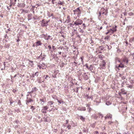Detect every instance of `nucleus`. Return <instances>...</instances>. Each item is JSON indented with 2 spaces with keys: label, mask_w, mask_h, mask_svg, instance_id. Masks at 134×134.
I'll return each instance as SVG.
<instances>
[{
  "label": "nucleus",
  "mask_w": 134,
  "mask_h": 134,
  "mask_svg": "<svg viewBox=\"0 0 134 134\" xmlns=\"http://www.w3.org/2000/svg\"><path fill=\"white\" fill-rule=\"evenodd\" d=\"M14 122L17 124L20 123L19 121L18 120H16L14 121Z\"/></svg>",
  "instance_id": "nucleus-30"
},
{
  "label": "nucleus",
  "mask_w": 134,
  "mask_h": 134,
  "mask_svg": "<svg viewBox=\"0 0 134 134\" xmlns=\"http://www.w3.org/2000/svg\"><path fill=\"white\" fill-rule=\"evenodd\" d=\"M80 32H81L83 33L84 32V31L82 30H81L80 31Z\"/></svg>",
  "instance_id": "nucleus-51"
},
{
  "label": "nucleus",
  "mask_w": 134,
  "mask_h": 134,
  "mask_svg": "<svg viewBox=\"0 0 134 134\" xmlns=\"http://www.w3.org/2000/svg\"><path fill=\"white\" fill-rule=\"evenodd\" d=\"M123 62H125L126 64H127L128 62V60L126 59H124L123 60Z\"/></svg>",
  "instance_id": "nucleus-18"
},
{
  "label": "nucleus",
  "mask_w": 134,
  "mask_h": 134,
  "mask_svg": "<svg viewBox=\"0 0 134 134\" xmlns=\"http://www.w3.org/2000/svg\"><path fill=\"white\" fill-rule=\"evenodd\" d=\"M117 27L116 26H115V27H114L112 29H110L109 30V32H111V33H113L114 32L116 31V28Z\"/></svg>",
  "instance_id": "nucleus-5"
},
{
  "label": "nucleus",
  "mask_w": 134,
  "mask_h": 134,
  "mask_svg": "<svg viewBox=\"0 0 134 134\" xmlns=\"http://www.w3.org/2000/svg\"><path fill=\"white\" fill-rule=\"evenodd\" d=\"M82 23V20H80L79 19H77L76 21L74 22V24H73V25H75L76 26L77 25H81Z\"/></svg>",
  "instance_id": "nucleus-1"
},
{
  "label": "nucleus",
  "mask_w": 134,
  "mask_h": 134,
  "mask_svg": "<svg viewBox=\"0 0 134 134\" xmlns=\"http://www.w3.org/2000/svg\"><path fill=\"white\" fill-rule=\"evenodd\" d=\"M58 53L59 54H61V52H58Z\"/></svg>",
  "instance_id": "nucleus-61"
},
{
  "label": "nucleus",
  "mask_w": 134,
  "mask_h": 134,
  "mask_svg": "<svg viewBox=\"0 0 134 134\" xmlns=\"http://www.w3.org/2000/svg\"><path fill=\"white\" fill-rule=\"evenodd\" d=\"M48 21H46L44 20H43L42 21V23L43 24V25L44 26H46L48 25Z\"/></svg>",
  "instance_id": "nucleus-6"
},
{
  "label": "nucleus",
  "mask_w": 134,
  "mask_h": 134,
  "mask_svg": "<svg viewBox=\"0 0 134 134\" xmlns=\"http://www.w3.org/2000/svg\"><path fill=\"white\" fill-rule=\"evenodd\" d=\"M13 102H13L12 101H10V103L11 105H12V104L13 103Z\"/></svg>",
  "instance_id": "nucleus-53"
},
{
  "label": "nucleus",
  "mask_w": 134,
  "mask_h": 134,
  "mask_svg": "<svg viewBox=\"0 0 134 134\" xmlns=\"http://www.w3.org/2000/svg\"><path fill=\"white\" fill-rule=\"evenodd\" d=\"M85 66L86 67V68H87V69H88V65L87 64H86L85 65Z\"/></svg>",
  "instance_id": "nucleus-42"
},
{
  "label": "nucleus",
  "mask_w": 134,
  "mask_h": 134,
  "mask_svg": "<svg viewBox=\"0 0 134 134\" xmlns=\"http://www.w3.org/2000/svg\"><path fill=\"white\" fill-rule=\"evenodd\" d=\"M52 49L53 50H55V47L54 46H52Z\"/></svg>",
  "instance_id": "nucleus-49"
},
{
  "label": "nucleus",
  "mask_w": 134,
  "mask_h": 134,
  "mask_svg": "<svg viewBox=\"0 0 134 134\" xmlns=\"http://www.w3.org/2000/svg\"><path fill=\"white\" fill-rule=\"evenodd\" d=\"M36 46H38L41 45L42 43L40 41H37L36 42Z\"/></svg>",
  "instance_id": "nucleus-13"
},
{
  "label": "nucleus",
  "mask_w": 134,
  "mask_h": 134,
  "mask_svg": "<svg viewBox=\"0 0 134 134\" xmlns=\"http://www.w3.org/2000/svg\"><path fill=\"white\" fill-rule=\"evenodd\" d=\"M22 5H23V6L24 7L25 6L24 4L23 3H22V4H19V3H18L17 6L19 7H22L21 6H22Z\"/></svg>",
  "instance_id": "nucleus-19"
},
{
  "label": "nucleus",
  "mask_w": 134,
  "mask_h": 134,
  "mask_svg": "<svg viewBox=\"0 0 134 134\" xmlns=\"http://www.w3.org/2000/svg\"><path fill=\"white\" fill-rule=\"evenodd\" d=\"M87 98L88 99H91L92 100L93 99V97L92 96H87Z\"/></svg>",
  "instance_id": "nucleus-28"
},
{
  "label": "nucleus",
  "mask_w": 134,
  "mask_h": 134,
  "mask_svg": "<svg viewBox=\"0 0 134 134\" xmlns=\"http://www.w3.org/2000/svg\"><path fill=\"white\" fill-rule=\"evenodd\" d=\"M0 16L2 18H3V14H1L0 15Z\"/></svg>",
  "instance_id": "nucleus-58"
},
{
  "label": "nucleus",
  "mask_w": 134,
  "mask_h": 134,
  "mask_svg": "<svg viewBox=\"0 0 134 134\" xmlns=\"http://www.w3.org/2000/svg\"><path fill=\"white\" fill-rule=\"evenodd\" d=\"M83 131L84 132H85V133H87V132H88V131L87 130H86L85 129H84L83 130Z\"/></svg>",
  "instance_id": "nucleus-37"
},
{
  "label": "nucleus",
  "mask_w": 134,
  "mask_h": 134,
  "mask_svg": "<svg viewBox=\"0 0 134 134\" xmlns=\"http://www.w3.org/2000/svg\"><path fill=\"white\" fill-rule=\"evenodd\" d=\"M36 87H34V92L35 91V90L36 91Z\"/></svg>",
  "instance_id": "nucleus-60"
},
{
  "label": "nucleus",
  "mask_w": 134,
  "mask_h": 134,
  "mask_svg": "<svg viewBox=\"0 0 134 134\" xmlns=\"http://www.w3.org/2000/svg\"><path fill=\"white\" fill-rule=\"evenodd\" d=\"M27 99L26 101V104H27L28 103H29V102H31V101H33V100L31 99L30 98H29L28 97H27Z\"/></svg>",
  "instance_id": "nucleus-8"
},
{
  "label": "nucleus",
  "mask_w": 134,
  "mask_h": 134,
  "mask_svg": "<svg viewBox=\"0 0 134 134\" xmlns=\"http://www.w3.org/2000/svg\"><path fill=\"white\" fill-rule=\"evenodd\" d=\"M71 127V126L70 125H69L67 127V128L68 129H70V127Z\"/></svg>",
  "instance_id": "nucleus-39"
},
{
  "label": "nucleus",
  "mask_w": 134,
  "mask_h": 134,
  "mask_svg": "<svg viewBox=\"0 0 134 134\" xmlns=\"http://www.w3.org/2000/svg\"><path fill=\"white\" fill-rule=\"evenodd\" d=\"M74 14H76L77 12H80V11L79 9V8H78L74 10Z\"/></svg>",
  "instance_id": "nucleus-7"
},
{
  "label": "nucleus",
  "mask_w": 134,
  "mask_h": 134,
  "mask_svg": "<svg viewBox=\"0 0 134 134\" xmlns=\"http://www.w3.org/2000/svg\"><path fill=\"white\" fill-rule=\"evenodd\" d=\"M130 40L132 41H133L134 40V37H133L132 38H131L130 39Z\"/></svg>",
  "instance_id": "nucleus-50"
},
{
  "label": "nucleus",
  "mask_w": 134,
  "mask_h": 134,
  "mask_svg": "<svg viewBox=\"0 0 134 134\" xmlns=\"http://www.w3.org/2000/svg\"><path fill=\"white\" fill-rule=\"evenodd\" d=\"M86 107H89L90 106V105L89 104H86Z\"/></svg>",
  "instance_id": "nucleus-52"
},
{
  "label": "nucleus",
  "mask_w": 134,
  "mask_h": 134,
  "mask_svg": "<svg viewBox=\"0 0 134 134\" xmlns=\"http://www.w3.org/2000/svg\"><path fill=\"white\" fill-rule=\"evenodd\" d=\"M57 100L58 102L60 104H61V103H64V101L62 100H58V99H57Z\"/></svg>",
  "instance_id": "nucleus-15"
},
{
  "label": "nucleus",
  "mask_w": 134,
  "mask_h": 134,
  "mask_svg": "<svg viewBox=\"0 0 134 134\" xmlns=\"http://www.w3.org/2000/svg\"><path fill=\"white\" fill-rule=\"evenodd\" d=\"M95 133L96 134H98V131H95Z\"/></svg>",
  "instance_id": "nucleus-55"
},
{
  "label": "nucleus",
  "mask_w": 134,
  "mask_h": 134,
  "mask_svg": "<svg viewBox=\"0 0 134 134\" xmlns=\"http://www.w3.org/2000/svg\"><path fill=\"white\" fill-rule=\"evenodd\" d=\"M80 58H81V61H82V62H83V58H82V57H81Z\"/></svg>",
  "instance_id": "nucleus-59"
},
{
  "label": "nucleus",
  "mask_w": 134,
  "mask_h": 134,
  "mask_svg": "<svg viewBox=\"0 0 134 134\" xmlns=\"http://www.w3.org/2000/svg\"><path fill=\"white\" fill-rule=\"evenodd\" d=\"M17 91L16 90H15V89H13V92L14 93H15V92H16Z\"/></svg>",
  "instance_id": "nucleus-45"
},
{
  "label": "nucleus",
  "mask_w": 134,
  "mask_h": 134,
  "mask_svg": "<svg viewBox=\"0 0 134 134\" xmlns=\"http://www.w3.org/2000/svg\"><path fill=\"white\" fill-rule=\"evenodd\" d=\"M9 100L10 101H12L13 100L12 99V98H11L10 99H9Z\"/></svg>",
  "instance_id": "nucleus-57"
},
{
  "label": "nucleus",
  "mask_w": 134,
  "mask_h": 134,
  "mask_svg": "<svg viewBox=\"0 0 134 134\" xmlns=\"http://www.w3.org/2000/svg\"><path fill=\"white\" fill-rule=\"evenodd\" d=\"M80 119L82 121H84V120L85 118H83L82 116H80Z\"/></svg>",
  "instance_id": "nucleus-26"
},
{
  "label": "nucleus",
  "mask_w": 134,
  "mask_h": 134,
  "mask_svg": "<svg viewBox=\"0 0 134 134\" xmlns=\"http://www.w3.org/2000/svg\"><path fill=\"white\" fill-rule=\"evenodd\" d=\"M116 61H118L119 63L120 62V59L118 58H116Z\"/></svg>",
  "instance_id": "nucleus-33"
},
{
  "label": "nucleus",
  "mask_w": 134,
  "mask_h": 134,
  "mask_svg": "<svg viewBox=\"0 0 134 134\" xmlns=\"http://www.w3.org/2000/svg\"><path fill=\"white\" fill-rule=\"evenodd\" d=\"M99 58L100 59L102 60L103 59V57L101 55H100L99 56Z\"/></svg>",
  "instance_id": "nucleus-35"
},
{
  "label": "nucleus",
  "mask_w": 134,
  "mask_h": 134,
  "mask_svg": "<svg viewBox=\"0 0 134 134\" xmlns=\"http://www.w3.org/2000/svg\"><path fill=\"white\" fill-rule=\"evenodd\" d=\"M10 46V44H5V47L6 48H9Z\"/></svg>",
  "instance_id": "nucleus-20"
},
{
  "label": "nucleus",
  "mask_w": 134,
  "mask_h": 134,
  "mask_svg": "<svg viewBox=\"0 0 134 134\" xmlns=\"http://www.w3.org/2000/svg\"><path fill=\"white\" fill-rule=\"evenodd\" d=\"M43 110H42V113H46V110H45V111H44V110L43 111H42Z\"/></svg>",
  "instance_id": "nucleus-48"
},
{
  "label": "nucleus",
  "mask_w": 134,
  "mask_h": 134,
  "mask_svg": "<svg viewBox=\"0 0 134 134\" xmlns=\"http://www.w3.org/2000/svg\"><path fill=\"white\" fill-rule=\"evenodd\" d=\"M122 80H124L125 79V77L123 76L122 77Z\"/></svg>",
  "instance_id": "nucleus-56"
},
{
  "label": "nucleus",
  "mask_w": 134,
  "mask_h": 134,
  "mask_svg": "<svg viewBox=\"0 0 134 134\" xmlns=\"http://www.w3.org/2000/svg\"><path fill=\"white\" fill-rule=\"evenodd\" d=\"M113 123V122L111 121H109L108 122V123L110 125H111Z\"/></svg>",
  "instance_id": "nucleus-43"
},
{
  "label": "nucleus",
  "mask_w": 134,
  "mask_h": 134,
  "mask_svg": "<svg viewBox=\"0 0 134 134\" xmlns=\"http://www.w3.org/2000/svg\"><path fill=\"white\" fill-rule=\"evenodd\" d=\"M19 36H17V37L18 38V39L17 40V42H19V41H20V39H19Z\"/></svg>",
  "instance_id": "nucleus-36"
},
{
  "label": "nucleus",
  "mask_w": 134,
  "mask_h": 134,
  "mask_svg": "<svg viewBox=\"0 0 134 134\" xmlns=\"http://www.w3.org/2000/svg\"><path fill=\"white\" fill-rule=\"evenodd\" d=\"M29 61L30 63H32L33 62V61H32L29 60Z\"/></svg>",
  "instance_id": "nucleus-54"
},
{
  "label": "nucleus",
  "mask_w": 134,
  "mask_h": 134,
  "mask_svg": "<svg viewBox=\"0 0 134 134\" xmlns=\"http://www.w3.org/2000/svg\"><path fill=\"white\" fill-rule=\"evenodd\" d=\"M16 1V0H10V5L9 6L11 7L12 5L15 6Z\"/></svg>",
  "instance_id": "nucleus-3"
},
{
  "label": "nucleus",
  "mask_w": 134,
  "mask_h": 134,
  "mask_svg": "<svg viewBox=\"0 0 134 134\" xmlns=\"http://www.w3.org/2000/svg\"><path fill=\"white\" fill-rule=\"evenodd\" d=\"M4 37H5V38H8V36H7V34H5V35Z\"/></svg>",
  "instance_id": "nucleus-44"
},
{
  "label": "nucleus",
  "mask_w": 134,
  "mask_h": 134,
  "mask_svg": "<svg viewBox=\"0 0 134 134\" xmlns=\"http://www.w3.org/2000/svg\"><path fill=\"white\" fill-rule=\"evenodd\" d=\"M82 27H83V28L85 29L86 26L85 24H83L82 25Z\"/></svg>",
  "instance_id": "nucleus-27"
},
{
  "label": "nucleus",
  "mask_w": 134,
  "mask_h": 134,
  "mask_svg": "<svg viewBox=\"0 0 134 134\" xmlns=\"http://www.w3.org/2000/svg\"><path fill=\"white\" fill-rule=\"evenodd\" d=\"M32 16H33V15L32 14H29L28 15V20H29L31 19H32Z\"/></svg>",
  "instance_id": "nucleus-10"
},
{
  "label": "nucleus",
  "mask_w": 134,
  "mask_h": 134,
  "mask_svg": "<svg viewBox=\"0 0 134 134\" xmlns=\"http://www.w3.org/2000/svg\"><path fill=\"white\" fill-rule=\"evenodd\" d=\"M112 117V115L109 114H108L105 117V119H107V118H111Z\"/></svg>",
  "instance_id": "nucleus-11"
},
{
  "label": "nucleus",
  "mask_w": 134,
  "mask_h": 134,
  "mask_svg": "<svg viewBox=\"0 0 134 134\" xmlns=\"http://www.w3.org/2000/svg\"><path fill=\"white\" fill-rule=\"evenodd\" d=\"M86 110V108L85 107H83L81 109H80V110L82 111H85Z\"/></svg>",
  "instance_id": "nucleus-29"
},
{
  "label": "nucleus",
  "mask_w": 134,
  "mask_h": 134,
  "mask_svg": "<svg viewBox=\"0 0 134 134\" xmlns=\"http://www.w3.org/2000/svg\"><path fill=\"white\" fill-rule=\"evenodd\" d=\"M124 67V66L122 64V62H120V64H119L118 66L116 65V68L118 69L119 68H123Z\"/></svg>",
  "instance_id": "nucleus-4"
},
{
  "label": "nucleus",
  "mask_w": 134,
  "mask_h": 134,
  "mask_svg": "<svg viewBox=\"0 0 134 134\" xmlns=\"http://www.w3.org/2000/svg\"><path fill=\"white\" fill-rule=\"evenodd\" d=\"M94 102H96V103H97L96 105H98V104H99V103H100V102H100H100H98L97 101H96V100H94Z\"/></svg>",
  "instance_id": "nucleus-32"
},
{
  "label": "nucleus",
  "mask_w": 134,
  "mask_h": 134,
  "mask_svg": "<svg viewBox=\"0 0 134 134\" xmlns=\"http://www.w3.org/2000/svg\"><path fill=\"white\" fill-rule=\"evenodd\" d=\"M106 104L107 105H109L111 104V102L109 101H107L106 102Z\"/></svg>",
  "instance_id": "nucleus-16"
},
{
  "label": "nucleus",
  "mask_w": 134,
  "mask_h": 134,
  "mask_svg": "<svg viewBox=\"0 0 134 134\" xmlns=\"http://www.w3.org/2000/svg\"><path fill=\"white\" fill-rule=\"evenodd\" d=\"M85 66L86 67V68H87V69H88V65L87 64H86L85 65Z\"/></svg>",
  "instance_id": "nucleus-41"
},
{
  "label": "nucleus",
  "mask_w": 134,
  "mask_h": 134,
  "mask_svg": "<svg viewBox=\"0 0 134 134\" xmlns=\"http://www.w3.org/2000/svg\"><path fill=\"white\" fill-rule=\"evenodd\" d=\"M109 37V36H107L105 38V39L108 40Z\"/></svg>",
  "instance_id": "nucleus-34"
},
{
  "label": "nucleus",
  "mask_w": 134,
  "mask_h": 134,
  "mask_svg": "<svg viewBox=\"0 0 134 134\" xmlns=\"http://www.w3.org/2000/svg\"><path fill=\"white\" fill-rule=\"evenodd\" d=\"M51 36H48L47 37H45L44 38L46 40H48L49 39H50L51 40H52V38H51Z\"/></svg>",
  "instance_id": "nucleus-14"
},
{
  "label": "nucleus",
  "mask_w": 134,
  "mask_h": 134,
  "mask_svg": "<svg viewBox=\"0 0 134 134\" xmlns=\"http://www.w3.org/2000/svg\"><path fill=\"white\" fill-rule=\"evenodd\" d=\"M40 101H41V104L42 105H43L44 102H45V101H44L43 99H40Z\"/></svg>",
  "instance_id": "nucleus-22"
},
{
  "label": "nucleus",
  "mask_w": 134,
  "mask_h": 134,
  "mask_svg": "<svg viewBox=\"0 0 134 134\" xmlns=\"http://www.w3.org/2000/svg\"><path fill=\"white\" fill-rule=\"evenodd\" d=\"M42 36V37H44V38L45 37H47V36H46V35L44 34H43Z\"/></svg>",
  "instance_id": "nucleus-47"
},
{
  "label": "nucleus",
  "mask_w": 134,
  "mask_h": 134,
  "mask_svg": "<svg viewBox=\"0 0 134 134\" xmlns=\"http://www.w3.org/2000/svg\"><path fill=\"white\" fill-rule=\"evenodd\" d=\"M18 104L19 105L20 107H21L22 106V104L21 103V102L19 100L18 102Z\"/></svg>",
  "instance_id": "nucleus-17"
},
{
  "label": "nucleus",
  "mask_w": 134,
  "mask_h": 134,
  "mask_svg": "<svg viewBox=\"0 0 134 134\" xmlns=\"http://www.w3.org/2000/svg\"><path fill=\"white\" fill-rule=\"evenodd\" d=\"M109 32V31H108V32H107L106 33V34H108L109 32Z\"/></svg>",
  "instance_id": "nucleus-62"
},
{
  "label": "nucleus",
  "mask_w": 134,
  "mask_h": 134,
  "mask_svg": "<svg viewBox=\"0 0 134 134\" xmlns=\"http://www.w3.org/2000/svg\"><path fill=\"white\" fill-rule=\"evenodd\" d=\"M48 48H49V51H51V50H50V49H51V46H50L49 45V46H48Z\"/></svg>",
  "instance_id": "nucleus-46"
},
{
  "label": "nucleus",
  "mask_w": 134,
  "mask_h": 134,
  "mask_svg": "<svg viewBox=\"0 0 134 134\" xmlns=\"http://www.w3.org/2000/svg\"><path fill=\"white\" fill-rule=\"evenodd\" d=\"M34 75L35 76H37L38 75V73L37 72H36Z\"/></svg>",
  "instance_id": "nucleus-38"
},
{
  "label": "nucleus",
  "mask_w": 134,
  "mask_h": 134,
  "mask_svg": "<svg viewBox=\"0 0 134 134\" xmlns=\"http://www.w3.org/2000/svg\"><path fill=\"white\" fill-rule=\"evenodd\" d=\"M64 3L63 2H61L60 1H59V2L58 3V4H59L60 5H62Z\"/></svg>",
  "instance_id": "nucleus-25"
},
{
  "label": "nucleus",
  "mask_w": 134,
  "mask_h": 134,
  "mask_svg": "<svg viewBox=\"0 0 134 134\" xmlns=\"http://www.w3.org/2000/svg\"><path fill=\"white\" fill-rule=\"evenodd\" d=\"M43 110H47L48 109V107H47L46 106L43 107Z\"/></svg>",
  "instance_id": "nucleus-21"
},
{
  "label": "nucleus",
  "mask_w": 134,
  "mask_h": 134,
  "mask_svg": "<svg viewBox=\"0 0 134 134\" xmlns=\"http://www.w3.org/2000/svg\"><path fill=\"white\" fill-rule=\"evenodd\" d=\"M48 104H49V105H52L53 104V102L51 101H49L48 102Z\"/></svg>",
  "instance_id": "nucleus-23"
},
{
  "label": "nucleus",
  "mask_w": 134,
  "mask_h": 134,
  "mask_svg": "<svg viewBox=\"0 0 134 134\" xmlns=\"http://www.w3.org/2000/svg\"><path fill=\"white\" fill-rule=\"evenodd\" d=\"M63 48V47H60L59 48H60L61 49H62Z\"/></svg>",
  "instance_id": "nucleus-64"
},
{
  "label": "nucleus",
  "mask_w": 134,
  "mask_h": 134,
  "mask_svg": "<svg viewBox=\"0 0 134 134\" xmlns=\"http://www.w3.org/2000/svg\"><path fill=\"white\" fill-rule=\"evenodd\" d=\"M33 92L32 93H30L29 92L28 94L27 95V96H30L31 97V95L32 94Z\"/></svg>",
  "instance_id": "nucleus-24"
},
{
  "label": "nucleus",
  "mask_w": 134,
  "mask_h": 134,
  "mask_svg": "<svg viewBox=\"0 0 134 134\" xmlns=\"http://www.w3.org/2000/svg\"><path fill=\"white\" fill-rule=\"evenodd\" d=\"M38 66L40 68L41 67H42L43 66H42V65L41 64V65H38Z\"/></svg>",
  "instance_id": "nucleus-40"
},
{
  "label": "nucleus",
  "mask_w": 134,
  "mask_h": 134,
  "mask_svg": "<svg viewBox=\"0 0 134 134\" xmlns=\"http://www.w3.org/2000/svg\"><path fill=\"white\" fill-rule=\"evenodd\" d=\"M7 8H8V10H10V8H9L8 7H7Z\"/></svg>",
  "instance_id": "nucleus-63"
},
{
  "label": "nucleus",
  "mask_w": 134,
  "mask_h": 134,
  "mask_svg": "<svg viewBox=\"0 0 134 134\" xmlns=\"http://www.w3.org/2000/svg\"><path fill=\"white\" fill-rule=\"evenodd\" d=\"M90 71H92L93 70V66L92 65H91L89 66H88V69Z\"/></svg>",
  "instance_id": "nucleus-12"
},
{
  "label": "nucleus",
  "mask_w": 134,
  "mask_h": 134,
  "mask_svg": "<svg viewBox=\"0 0 134 134\" xmlns=\"http://www.w3.org/2000/svg\"><path fill=\"white\" fill-rule=\"evenodd\" d=\"M86 73H84V74L83 75V77L84 80H86L88 79V77L87 75L86 74Z\"/></svg>",
  "instance_id": "nucleus-9"
},
{
  "label": "nucleus",
  "mask_w": 134,
  "mask_h": 134,
  "mask_svg": "<svg viewBox=\"0 0 134 134\" xmlns=\"http://www.w3.org/2000/svg\"><path fill=\"white\" fill-rule=\"evenodd\" d=\"M48 79H49L50 78L48 76V75H47L46 76V77H45V79H47V80H48Z\"/></svg>",
  "instance_id": "nucleus-31"
},
{
  "label": "nucleus",
  "mask_w": 134,
  "mask_h": 134,
  "mask_svg": "<svg viewBox=\"0 0 134 134\" xmlns=\"http://www.w3.org/2000/svg\"><path fill=\"white\" fill-rule=\"evenodd\" d=\"M106 63L104 60H103L102 61V63L100 65L99 68L100 69H105V68Z\"/></svg>",
  "instance_id": "nucleus-2"
}]
</instances>
